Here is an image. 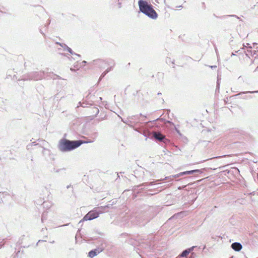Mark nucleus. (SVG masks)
Wrapping results in <instances>:
<instances>
[{
  "label": "nucleus",
  "mask_w": 258,
  "mask_h": 258,
  "mask_svg": "<svg viewBox=\"0 0 258 258\" xmlns=\"http://www.w3.org/2000/svg\"><path fill=\"white\" fill-rule=\"evenodd\" d=\"M138 5L140 12L148 17L155 20L158 17V14L153 8V6L146 1L139 0Z\"/></svg>",
  "instance_id": "f257e3e1"
},
{
  "label": "nucleus",
  "mask_w": 258,
  "mask_h": 258,
  "mask_svg": "<svg viewBox=\"0 0 258 258\" xmlns=\"http://www.w3.org/2000/svg\"><path fill=\"white\" fill-rule=\"evenodd\" d=\"M83 142L81 140L70 141L67 139H62L58 145L59 150L62 152L73 150L80 146Z\"/></svg>",
  "instance_id": "f03ea898"
},
{
  "label": "nucleus",
  "mask_w": 258,
  "mask_h": 258,
  "mask_svg": "<svg viewBox=\"0 0 258 258\" xmlns=\"http://www.w3.org/2000/svg\"><path fill=\"white\" fill-rule=\"evenodd\" d=\"M153 217L150 213L144 212L132 217L130 222L134 225L142 226L147 224Z\"/></svg>",
  "instance_id": "7ed1b4c3"
},
{
  "label": "nucleus",
  "mask_w": 258,
  "mask_h": 258,
  "mask_svg": "<svg viewBox=\"0 0 258 258\" xmlns=\"http://www.w3.org/2000/svg\"><path fill=\"white\" fill-rule=\"evenodd\" d=\"M106 207H108V206L104 207L103 208H105ZM103 208H95L94 210L89 211L82 219V220L80 222H81L82 221H87V220H92L95 218H97L99 217V215L103 212V211L102 210Z\"/></svg>",
  "instance_id": "20e7f679"
},
{
  "label": "nucleus",
  "mask_w": 258,
  "mask_h": 258,
  "mask_svg": "<svg viewBox=\"0 0 258 258\" xmlns=\"http://www.w3.org/2000/svg\"><path fill=\"white\" fill-rule=\"evenodd\" d=\"M43 77V73L39 72H32L28 74L23 79V80H38L41 79Z\"/></svg>",
  "instance_id": "39448f33"
},
{
  "label": "nucleus",
  "mask_w": 258,
  "mask_h": 258,
  "mask_svg": "<svg viewBox=\"0 0 258 258\" xmlns=\"http://www.w3.org/2000/svg\"><path fill=\"white\" fill-rule=\"evenodd\" d=\"M151 139H155L157 141L167 144L169 142V141L166 138L165 136L161 134L160 132H152Z\"/></svg>",
  "instance_id": "423d86ee"
},
{
  "label": "nucleus",
  "mask_w": 258,
  "mask_h": 258,
  "mask_svg": "<svg viewBox=\"0 0 258 258\" xmlns=\"http://www.w3.org/2000/svg\"><path fill=\"white\" fill-rule=\"evenodd\" d=\"M56 44H58L59 45H60L61 46V47L63 48V50L68 51L71 54L75 55L78 56L79 57L81 56L80 54H77V53H75L72 50V49L71 48H70L68 46V45L67 44H66L64 43H59V42H56Z\"/></svg>",
  "instance_id": "0eeeda50"
},
{
  "label": "nucleus",
  "mask_w": 258,
  "mask_h": 258,
  "mask_svg": "<svg viewBox=\"0 0 258 258\" xmlns=\"http://www.w3.org/2000/svg\"><path fill=\"white\" fill-rule=\"evenodd\" d=\"M103 250V249L101 248H97L93 250H91L88 253V256L93 258V257L96 256L99 253H100Z\"/></svg>",
  "instance_id": "6e6552de"
},
{
  "label": "nucleus",
  "mask_w": 258,
  "mask_h": 258,
  "mask_svg": "<svg viewBox=\"0 0 258 258\" xmlns=\"http://www.w3.org/2000/svg\"><path fill=\"white\" fill-rule=\"evenodd\" d=\"M94 64L99 68H105L106 66V60L102 59H97L93 61Z\"/></svg>",
  "instance_id": "1a4fd4ad"
},
{
  "label": "nucleus",
  "mask_w": 258,
  "mask_h": 258,
  "mask_svg": "<svg viewBox=\"0 0 258 258\" xmlns=\"http://www.w3.org/2000/svg\"><path fill=\"white\" fill-rule=\"evenodd\" d=\"M192 250H194V246L183 250L181 252V253L178 256L177 258H179L180 257H186Z\"/></svg>",
  "instance_id": "9d476101"
},
{
  "label": "nucleus",
  "mask_w": 258,
  "mask_h": 258,
  "mask_svg": "<svg viewBox=\"0 0 258 258\" xmlns=\"http://www.w3.org/2000/svg\"><path fill=\"white\" fill-rule=\"evenodd\" d=\"M231 247L234 250L239 251L242 248V245L239 242H234L231 244Z\"/></svg>",
  "instance_id": "9b49d317"
},
{
  "label": "nucleus",
  "mask_w": 258,
  "mask_h": 258,
  "mask_svg": "<svg viewBox=\"0 0 258 258\" xmlns=\"http://www.w3.org/2000/svg\"><path fill=\"white\" fill-rule=\"evenodd\" d=\"M98 134L97 132H94L91 135V139H88L85 142H83L84 143H90L93 142L97 138Z\"/></svg>",
  "instance_id": "f8f14e48"
},
{
  "label": "nucleus",
  "mask_w": 258,
  "mask_h": 258,
  "mask_svg": "<svg viewBox=\"0 0 258 258\" xmlns=\"http://www.w3.org/2000/svg\"><path fill=\"white\" fill-rule=\"evenodd\" d=\"M106 60V66H113L114 67L115 66V61L111 58L107 59Z\"/></svg>",
  "instance_id": "ddd939ff"
},
{
  "label": "nucleus",
  "mask_w": 258,
  "mask_h": 258,
  "mask_svg": "<svg viewBox=\"0 0 258 258\" xmlns=\"http://www.w3.org/2000/svg\"><path fill=\"white\" fill-rule=\"evenodd\" d=\"M42 205L43 207L46 209H49L52 206L51 203L49 201H45L42 204Z\"/></svg>",
  "instance_id": "4468645a"
},
{
  "label": "nucleus",
  "mask_w": 258,
  "mask_h": 258,
  "mask_svg": "<svg viewBox=\"0 0 258 258\" xmlns=\"http://www.w3.org/2000/svg\"><path fill=\"white\" fill-rule=\"evenodd\" d=\"M193 173H194V170H190V171H185V172H180V173L177 174L176 175V176L179 177V176H181V175H185V174H192Z\"/></svg>",
  "instance_id": "2eb2a0df"
},
{
  "label": "nucleus",
  "mask_w": 258,
  "mask_h": 258,
  "mask_svg": "<svg viewBox=\"0 0 258 258\" xmlns=\"http://www.w3.org/2000/svg\"><path fill=\"white\" fill-rule=\"evenodd\" d=\"M152 133L148 132V131H144L143 133V135L147 138H151L152 136Z\"/></svg>",
  "instance_id": "dca6fc26"
},
{
  "label": "nucleus",
  "mask_w": 258,
  "mask_h": 258,
  "mask_svg": "<svg viewBox=\"0 0 258 258\" xmlns=\"http://www.w3.org/2000/svg\"><path fill=\"white\" fill-rule=\"evenodd\" d=\"M203 169H195V179L196 178V174L202 173Z\"/></svg>",
  "instance_id": "f3484780"
},
{
  "label": "nucleus",
  "mask_w": 258,
  "mask_h": 258,
  "mask_svg": "<svg viewBox=\"0 0 258 258\" xmlns=\"http://www.w3.org/2000/svg\"><path fill=\"white\" fill-rule=\"evenodd\" d=\"M258 93V91L242 92L240 93L239 94V95L242 94H245V93Z\"/></svg>",
  "instance_id": "a211bd4d"
},
{
  "label": "nucleus",
  "mask_w": 258,
  "mask_h": 258,
  "mask_svg": "<svg viewBox=\"0 0 258 258\" xmlns=\"http://www.w3.org/2000/svg\"><path fill=\"white\" fill-rule=\"evenodd\" d=\"M152 184H153V182H145V183H144L141 184L140 185V186H148V185H152Z\"/></svg>",
  "instance_id": "6ab92c4d"
},
{
  "label": "nucleus",
  "mask_w": 258,
  "mask_h": 258,
  "mask_svg": "<svg viewBox=\"0 0 258 258\" xmlns=\"http://www.w3.org/2000/svg\"><path fill=\"white\" fill-rule=\"evenodd\" d=\"M113 66H110L109 67V68H108L105 71V73L106 74H107L108 73H109L110 71H111L112 70H113Z\"/></svg>",
  "instance_id": "aec40b11"
},
{
  "label": "nucleus",
  "mask_w": 258,
  "mask_h": 258,
  "mask_svg": "<svg viewBox=\"0 0 258 258\" xmlns=\"http://www.w3.org/2000/svg\"><path fill=\"white\" fill-rule=\"evenodd\" d=\"M113 66H110L109 67V68H108L105 71V73L106 74H107L108 73H109L110 71H111L112 70H113Z\"/></svg>",
  "instance_id": "412c9836"
},
{
  "label": "nucleus",
  "mask_w": 258,
  "mask_h": 258,
  "mask_svg": "<svg viewBox=\"0 0 258 258\" xmlns=\"http://www.w3.org/2000/svg\"><path fill=\"white\" fill-rule=\"evenodd\" d=\"M46 215V214H45V213H43L42 215V217H41V221L42 222H43V221L46 219V218H45V216Z\"/></svg>",
  "instance_id": "4be33fe9"
},
{
  "label": "nucleus",
  "mask_w": 258,
  "mask_h": 258,
  "mask_svg": "<svg viewBox=\"0 0 258 258\" xmlns=\"http://www.w3.org/2000/svg\"><path fill=\"white\" fill-rule=\"evenodd\" d=\"M93 109H94V112L96 113V115L98 114L99 112V110L98 108H93Z\"/></svg>",
  "instance_id": "5701e85b"
},
{
  "label": "nucleus",
  "mask_w": 258,
  "mask_h": 258,
  "mask_svg": "<svg viewBox=\"0 0 258 258\" xmlns=\"http://www.w3.org/2000/svg\"><path fill=\"white\" fill-rule=\"evenodd\" d=\"M62 169H56V168H53V172H56V173H58V172H60V171L62 170Z\"/></svg>",
  "instance_id": "b1692460"
},
{
  "label": "nucleus",
  "mask_w": 258,
  "mask_h": 258,
  "mask_svg": "<svg viewBox=\"0 0 258 258\" xmlns=\"http://www.w3.org/2000/svg\"><path fill=\"white\" fill-rule=\"evenodd\" d=\"M54 76L55 77V78H54V79H61V77H59V76L57 75H54Z\"/></svg>",
  "instance_id": "393cba45"
},
{
  "label": "nucleus",
  "mask_w": 258,
  "mask_h": 258,
  "mask_svg": "<svg viewBox=\"0 0 258 258\" xmlns=\"http://www.w3.org/2000/svg\"><path fill=\"white\" fill-rule=\"evenodd\" d=\"M117 5H118V8H121V6H121V3L118 2V4H117Z\"/></svg>",
  "instance_id": "a878e982"
},
{
  "label": "nucleus",
  "mask_w": 258,
  "mask_h": 258,
  "mask_svg": "<svg viewBox=\"0 0 258 258\" xmlns=\"http://www.w3.org/2000/svg\"><path fill=\"white\" fill-rule=\"evenodd\" d=\"M104 76H103L101 75V76H100V78H99V81H98V83H99V82L102 80V79L103 78H104Z\"/></svg>",
  "instance_id": "bb28decb"
},
{
  "label": "nucleus",
  "mask_w": 258,
  "mask_h": 258,
  "mask_svg": "<svg viewBox=\"0 0 258 258\" xmlns=\"http://www.w3.org/2000/svg\"><path fill=\"white\" fill-rule=\"evenodd\" d=\"M210 67L212 69H213V68H217V66H210Z\"/></svg>",
  "instance_id": "cd10ccee"
},
{
  "label": "nucleus",
  "mask_w": 258,
  "mask_h": 258,
  "mask_svg": "<svg viewBox=\"0 0 258 258\" xmlns=\"http://www.w3.org/2000/svg\"><path fill=\"white\" fill-rule=\"evenodd\" d=\"M107 74L105 73V72L104 71V72L102 73V74H101L102 76H105Z\"/></svg>",
  "instance_id": "c85d7f7f"
},
{
  "label": "nucleus",
  "mask_w": 258,
  "mask_h": 258,
  "mask_svg": "<svg viewBox=\"0 0 258 258\" xmlns=\"http://www.w3.org/2000/svg\"><path fill=\"white\" fill-rule=\"evenodd\" d=\"M58 53L62 55L66 56V54L64 53H61L60 52H58Z\"/></svg>",
  "instance_id": "c756f323"
},
{
  "label": "nucleus",
  "mask_w": 258,
  "mask_h": 258,
  "mask_svg": "<svg viewBox=\"0 0 258 258\" xmlns=\"http://www.w3.org/2000/svg\"><path fill=\"white\" fill-rule=\"evenodd\" d=\"M168 60H169V61L170 60V58H167L166 59V62H168Z\"/></svg>",
  "instance_id": "7c9ffc66"
},
{
  "label": "nucleus",
  "mask_w": 258,
  "mask_h": 258,
  "mask_svg": "<svg viewBox=\"0 0 258 258\" xmlns=\"http://www.w3.org/2000/svg\"><path fill=\"white\" fill-rule=\"evenodd\" d=\"M87 62L85 60H83L82 63L83 64H85Z\"/></svg>",
  "instance_id": "2f4dec72"
},
{
  "label": "nucleus",
  "mask_w": 258,
  "mask_h": 258,
  "mask_svg": "<svg viewBox=\"0 0 258 258\" xmlns=\"http://www.w3.org/2000/svg\"><path fill=\"white\" fill-rule=\"evenodd\" d=\"M32 145H37V144H35V142H33Z\"/></svg>",
  "instance_id": "473e14b6"
},
{
  "label": "nucleus",
  "mask_w": 258,
  "mask_h": 258,
  "mask_svg": "<svg viewBox=\"0 0 258 258\" xmlns=\"http://www.w3.org/2000/svg\"><path fill=\"white\" fill-rule=\"evenodd\" d=\"M45 150H45V149L43 148V149H42V152L43 153H44V151H45Z\"/></svg>",
  "instance_id": "72a5a7b5"
},
{
  "label": "nucleus",
  "mask_w": 258,
  "mask_h": 258,
  "mask_svg": "<svg viewBox=\"0 0 258 258\" xmlns=\"http://www.w3.org/2000/svg\"><path fill=\"white\" fill-rule=\"evenodd\" d=\"M71 186V184H70V185H68V186H67V188H70Z\"/></svg>",
  "instance_id": "f704fd0d"
},
{
  "label": "nucleus",
  "mask_w": 258,
  "mask_h": 258,
  "mask_svg": "<svg viewBox=\"0 0 258 258\" xmlns=\"http://www.w3.org/2000/svg\"><path fill=\"white\" fill-rule=\"evenodd\" d=\"M175 130H176V131H177V132L178 134H179V131H178L176 128H175Z\"/></svg>",
  "instance_id": "c9c22d12"
},
{
  "label": "nucleus",
  "mask_w": 258,
  "mask_h": 258,
  "mask_svg": "<svg viewBox=\"0 0 258 258\" xmlns=\"http://www.w3.org/2000/svg\"><path fill=\"white\" fill-rule=\"evenodd\" d=\"M50 243H54V240H53V241H50Z\"/></svg>",
  "instance_id": "e433bc0d"
},
{
  "label": "nucleus",
  "mask_w": 258,
  "mask_h": 258,
  "mask_svg": "<svg viewBox=\"0 0 258 258\" xmlns=\"http://www.w3.org/2000/svg\"><path fill=\"white\" fill-rule=\"evenodd\" d=\"M57 49H58V51H60V50H61V48H57Z\"/></svg>",
  "instance_id": "4c0bfd02"
},
{
  "label": "nucleus",
  "mask_w": 258,
  "mask_h": 258,
  "mask_svg": "<svg viewBox=\"0 0 258 258\" xmlns=\"http://www.w3.org/2000/svg\"><path fill=\"white\" fill-rule=\"evenodd\" d=\"M99 100H100V101H101V100H102V97H99Z\"/></svg>",
  "instance_id": "58836bf2"
},
{
  "label": "nucleus",
  "mask_w": 258,
  "mask_h": 258,
  "mask_svg": "<svg viewBox=\"0 0 258 258\" xmlns=\"http://www.w3.org/2000/svg\"><path fill=\"white\" fill-rule=\"evenodd\" d=\"M50 23V21L48 20V25H49Z\"/></svg>",
  "instance_id": "ea45409f"
},
{
  "label": "nucleus",
  "mask_w": 258,
  "mask_h": 258,
  "mask_svg": "<svg viewBox=\"0 0 258 258\" xmlns=\"http://www.w3.org/2000/svg\"><path fill=\"white\" fill-rule=\"evenodd\" d=\"M201 181V180H199V179H198V180H197V182H199V181Z\"/></svg>",
  "instance_id": "a19ab883"
},
{
  "label": "nucleus",
  "mask_w": 258,
  "mask_h": 258,
  "mask_svg": "<svg viewBox=\"0 0 258 258\" xmlns=\"http://www.w3.org/2000/svg\"><path fill=\"white\" fill-rule=\"evenodd\" d=\"M79 105H81V102H80L79 103Z\"/></svg>",
  "instance_id": "79ce46f5"
},
{
  "label": "nucleus",
  "mask_w": 258,
  "mask_h": 258,
  "mask_svg": "<svg viewBox=\"0 0 258 258\" xmlns=\"http://www.w3.org/2000/svg\"><path fill=\"white\" fill-rule=\"evenodd\" d=\"M71 70L72 71H74V70H73L72 68H71Z\"/></svg>",
  "instance_id": "37998d69"
},
{
  "label": "nucleus",
  "mask_w": 258,
  "mask_h": 258,
  "mask_svg": "<svg viewBox=\"0 0 258 258\" xmlns=\"http://www.w3.org/2000/svg\"><path fill=\"white\" fill-rule=\"evenodd\" d=\"M160 94H161V93H158V95H160Z\"/></svg>",
  "instance_id": "c03bdc74"
},
{
  "label": "nucleus",
  "mask_w": 258,
  "mask_h": 258,
  "mask_svg": "<svg viewBox=\"0 0 258 258\" xmlns=\"http://www.w3.org/2000/svg\"><path fill=\"white\" fill-rule=\"evenodd\" d=\"M182 6H178V8H181Z\"/></svg>",
  "instance_id": "a18cd8bd"
},
{
  "label": "nucleus",
  "mask_w": 258,
  "mask_h": 258,
  "mask_svg": "<svg viewBox=\"0 0 258 258\" xmlns=\"http://www.w3.org/2000/svg\"><path fill=\"white\" fill-rule=\"evenodd\" d=\"M30 146V145H28L27 148H28Z\"/></svg>",
  "instance_id": "49530a36"
},
{
  "label": "nucleus",
  "mask_w": 258,
  "mask_h": 258,
  "mask_svg": "<svg viewBox=\"0 0 258 258\" xmlns=\"http://www.w3.org/2000/svg\"><path fill=\"white\" fill-rule=\"evenodd\" d=\"M217 84H218V85H219V83H218V82H217Z\"/></svg>",
  "instance_id": "de8ad7c7"
}]
</instances>
